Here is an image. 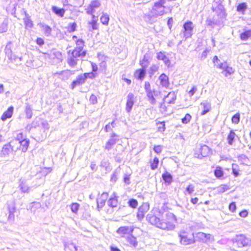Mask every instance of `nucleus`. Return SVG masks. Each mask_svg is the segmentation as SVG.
I'll list each match as a JSON object with an SVG mask.
<instances>
[{"label": "nucleus", "instance_id": "nucleus-17", "mask_svg": "<svg viewBox=\"0 0 251 251\" xmlns=\"http://www.w3.org/2000/svg\"><path fill=\"white\" fill-rule=\"evenodd\" d=\"M151 58L148 53H146L142 60H140V65L142 67L146 69L149 66Z\"/></svg>", "mask_w": 251, "mask_h": 251}, {"label": "nucleus", "instance_id": "nucleus-10", "mask_svg": "<svg viewBox=\"0 0 251 251\" xmlns=\"http://www.w3.org/2000/svg\"><path fill=\"white\" fill-rule=\"evenodd\" d=\"M134 96L132 93H129L127 96V101L126 103V110L127 112H130L134 104Z\"/></svg>", "mask_w": 251, "mask_h": 251}, {"label": "nucleus", "instance_id": "nucleus-44", "mask_svg": "<svg viewBox=\"0 0 251 251\" xmlns=\"http://www.w3.org/2000/svg\"><path fill=\"white\" fill-rule=\"evenodd\" d=\"M228 189H229V186L227 185L224 184L218 187L217 191L219 193L222 194Z\"/></svg>", "mask_w": 251, "mask_h": 251}, {"label": "nucleus", "instance_id": "nucleus-22", "mask_svg": "<svg viewBox=\"0 0 251 251\" xmlns=\"http://www.w3.org/2000/svg\"><path fill=\"white\" fill-rule=\"evenodd\" d=\"M14 110V108L13 106H10L8 109L3 113L1 117V119L4 121L7 119L10 118L12 117L13 112Z\"/></svg>", "mask_w": 251, "mask_h": 251}, {"label": "nucleus", "instance_id": "nucleus-19", "mask_svg": "<svg viewBox=\"0 0 251 251\" xmlns=\"http://www.w3.org/2000/svg\"><path fill=\"white\" fill-rule=\"evenodd\" d=\"M126 240L130 247H133L134 248H136L137 247L138 242L137 241L136 238L131 234L126 237Z\"/></svg>", "mask_w": 251, "mask_h": 251}, {"label": "nucleus", "instance_id": "nucleus-13", "mask_svg": "<svg viewBox=\"0 0 251 251\" xmlns=\"http://www.w3.org/2000/svg\"><path fill=\"white\" fill-rule=\"evenodd\" d=\"M160 84L163 87L166 88L169 87L170 83L169 77L165 74H162L159 77Z\"/></svg>", "mask_w": 251, "mask_h": 251}, {"label": "nucleus", "instance_id": "nucleus-41", "mask_svg": "<svg viewBox=\"0 0 251 251\" xmlns=\"http://www.w3.org/2000/svg\"><path fill=\"white\" fill-rule=\"evenodd\" d=\"M109 21V17L107 14H103L100 17V21L103 25H108Z\"/></svg>", "mask_w": 251, "mask_h": 251}, {"label": "nucleus", "instance_id": "nucleus-5", "mask_svg": "<svg viewBox=\"0 0 251 251\" xmlns=\"http://www.w3.org/2000/svg\"><path fill=\"white\" fill-rule=\"evenodd\" d=\"M234 244H236L237 247L242 248L251 245V240L243 234H240L236 236Z\"/></svg>", "mask_w": 251, "mask_h": 251}, {"label": "nucleus", "instance_id": "nucleus-12", "mask_svg": "<svg viewBox=\"0 0 251 251\" xmlns=\"http://www.w3.org/2000/svg\"><path fill=\"white\" fill-rule=\"evenodd\" d=\"M133 229L131 226H124L120 227L117 230V233L121 235L129 234L132 233Z\"/></svg>", "mask_w": 251, "mask_h": 251}, {"label": "nucleus", "instance_id": "nucleus-21", "mask_svg": "<svg viewBox=\"0 0 251 251\" xmlns=\"http://www.w3.org/2000/svg\"><path fill=\"white\" fill-rule=\"evenodd\" d=\"M71 52V50H69L68 52L69 54V57L67 59V63L70 66L74 67L77 64V61L78 59L76 58V57H74L72 54L70 55Z\"/></svg>", "mask_w": 251, "mask_h": 251}, {"label": "nucleus", "instance_id": "nucleus-50", "mask_svg": "<svg viewBox=\"0 0 251 251\" xmlns=\"http://www.w3.org/2000/svg\"><path fill=\"white\" fill-rule=\"evenodd\" d=\"M158 130L160 132H163L165 129V124L164 122L157 123Z\"/></svg>", "mask_w": 251, "mask_h": 251}, {"label": "nucleus", "instance_id": "nucleus-14", "mask_svg": "<svg viewBox=\"0 0 251 251\" xmlns=\"http://www.w3.org/2000/svg\"><path fill=\"white\" fill-rule=\"evenodd\" d=\"M19 187L21 192L24 193H29L32 188L28 186L25 180H20Z\"/></svg>", "mask_w": 251, "mask_h": 251}, {"label": "nucleus", "instance_id": "nucleus-47", "mask_svg": "<svg viewBox=\"0 0 251 251\" xmlns=\"http://www.w3.org/2000/svg\"><path fill=\"white\" fill-rule=\"evenodd\" d=\"M93 20L91 22H89V24L91 25L93 29H97V17H96L94 15L92 16Z\"/></svg>", "mask_w": 251, "mask_h": 251}, {"label": "nucleus", "instance_id": "nucleus-9", "mask_svg": "<svg viewBox=\"0 0 251 251\" xmlns=\"http://www.w3.org/2000/svg\"><path fill=\"white\" fill-rule=\"evenodd\" d=\"M86 81L85 77L83 74L78 75L76 79L73 81L70 85L71 88L73 90L76 86L83 84Z\"/></svg>", "mask_w": 251, "mask_h": 251}, {"label": "nucleus", "instance_id": "nucleus-59", "mask_svg": "<svg viewBox=\"0 0 251 251\" xmlns=\"http://www.w3.org/2000/svg\"><path fill=\"white\" fill-rule=\"evenodd\" d=\"M25 23L26 26L32 27L33 26L32 21L29 18H26L25 19Z\"/></svg>", "mask_w": 251, "mask_h": 251}, {"label": "nucleus", "instance_id": "nucleus-7", "mask_svg": "<svg viewBox=\"0 0 251 251\" xmlns=\"http://www.w3.org/2000/svg\"><path fill=\"white\" fill-rule=\"evenodd\" d=\"M150 208V205L148 202L143 203V204L140 206L138 210L137 214V217L138 220H142L145 214L148 212Z\"/></svg>", "mask_w": 251, "mask_h": 251}, {"label": "nucleus", "instance_id": "nucleus-40", "mask_svg": "<svg viewBox=\"0 0 251 251\" xmlns=\"http://www.w3.org/2000/svg\"><path fill=\"white\" fill-rule=\"evenodd\" d=\"M223 70L224 71L222 72V74L226 76H227L228 75H230L234 72L233 69L231 67L227 66L226 65V67Z\"/></svg>", "mask_w": 251, "mask_h": 251}, {"label": "nucleus", "instance_id": "nucleus-63", "mask_svg": "<svg viewBox=\"0 0 251 251\" xmlns=\"http://www.w3.org/2000/svg\"><path fill=\"white\" fill-rule=\"evenodd\" d=\"M228 207L230 211H231V212H234L236 209V206L235 203L234 202L230 203Z\"/></svg>", "mask_w": 251, "mask_h": 251}, {"label": "nucleus", "instance_id": "nucleus-3", "mask_svg": "<svg viewBox=\"0 0 251 251\" xmlns=\"http://www.w3.org/2000/svg\"><path fill=\"white\" fill-rule=\"evenodd\" d=\"M178 236L180 239V243L183 245H189L195 243L194 236L193 234H188L184 231H180L179 233Z\"/></svg>", "mask_w": 251, "mask_h": 251}, {"label": "nucleus", "instance_id": "nucleus-20", "mask_svg": "<svg viewBox=\"0 0 251 251\" xmlns=\"http://www.w3.org/2000/svg\"><path fill=\"white\" fill-rule=\"evenodd\" d=\"M146 69L142 67V68L137 70L134 73L135 77L142 80L144 78L146 73Z\"/></svg>", "mask_w": 251, "mask_h": 251}, {"label": "nucleus", "instance_id": "nucleus-25", "mask_svg": "<svg viewBox=\"0 0 251 251\" xmlns=\"http://www.w3.org/2000/svg\"><path fill=\"white\" fill-rule=\"evenodd\" d=\"M213 62L217 68L224 69L226 67V63L221 62V61L217 56H214L213 59Z\"/></svg>", "mask_w": 251, "mask_h": 251}, {"label": "nucleus", "instance_id": "nucleus-11", "mask_svg": "<svg viewBox=\"0 0 251 251\" xmlns=\"http://www.w3.org/2000/svg\"><path fill=\"white\" fill-rule=\"evenodd\" d=\"M75 74L74 71H71L69 70H66L65 71H61L60 73H56L54 74V75H59V77L62 79L65 80L68 79L72 75Z\"/></svg>", "mask_w": 251, "mask_h": 251}, {"label": "nucleus", "instance_id": "nucleus-48", "mask_svg": "<svg viewBox=\"0 0 251 251\" xmlns=\"http://www.w3.org/2000/svg\"><path fill=\"white\" fill-rule=\"evenodd\" d=\"M240 117L239 113H236V114L234 115L231 118L232 123L234 124H238L240 121Z\"/></svg>", "mask_w": 251, "mask_h": 251}, {"label": "nucleus", "instance_id": "nucleus-39", "mask_svg": "<svg viewBox=\"0 0 251 251\" xmlns=\"http://www.w3.org/2000/svg\"><path fill=\"white\" fill-rule=\"evenodd\" d=\"M159 68V66L156 64H152L149 69L148 72L150 76L153 75L156 73Z\"/></svg>", "mask_w": 251, "mask_h": 251}, {"label": "nucleus", "instance_id": "nucleus-46", "mask_svg": "<svg viewBox=\"0 0 251 251\" xmlns=\"http://www.w3.org/2000/svg\"><path fill=\"white\" fill-rule=\"evenodd\" d=\"M159 163V159L157 157H155L153 159V162L151 163V169L153 170L156 169L157 168Z\"/></svg>", "mask_w": 251, "mask_h": 251}, {"label": "nucleus", "instance_id": "nucleus-51", "mask_svg": "<svg viewBox=\"0 0 251 251\" xmlns=\"http://www.w3.org/2000/svg\"><path fill=\"white\" fill-rule=\"evenodd\" d=\"M105 201L103 200H101L100 198H98L97 200V207L98 209H101L103 207V206L105 205Z\"/></svg>", "mask_w": 251, "mask_h": 251}, {"label": "nucleus", "instance_id": "nucleus-54", "mask_svg": "<svg viewBox=\"0 0 251 251\" xmlns=\"http://www.w3.org/2000/svg\"><path fill=\"white\" fill-rule=\"evenodd\" d=\"M76 48H80L81 50H83V46L84 42L82 39H78L76 41Z\"/></svg>", "mask_w": 251, "mask_h": 251}, {"label": "nucleus", "instance_id": "nucleus-23", "mask_svg": "<svg viewBox=\"0 0 251 251\" xmlns=\"http://www.w3.org/2000/svg\"><path fill=\"white\" fill-rule=\"evenodd\" d=\"M20 144V149L23 152H25L29 146V141L27 139H24L19 141Z\"/></svg>", "mask_w": 251, "mask_h": 251}, {"label": "nucleus", "instance_id": "nucleus-6", "mask_svg": "<svg viewBox=\"0 0 251 251\" xmlns=\"http://www.w3.org/2000/svg\"><path fill=\"white\" fill-rule=\"evenodd\" d=\"M205 23L207 26H209L212 29L216 26L221 27L223 25V21L219 18H208L205 21Z\"/></svg>", "mask_w": 251, "mask_h": 251}, {"label": "nucleus", "instance_id": "nucleus-53", "mask_svg": "<svg viewBox=\"0 0 251 251\" xmlns=\"http://www.w3.org/2000/svg\"><path fill=\"white\" fill-rule=\"evenodd\" d=\"M191 119V116L189 114L187 113L185 115L184 117L182 119V123L183 124H187L190 122Z\"/></svg>", "mask_w": 251, "mask_h": 251}, {"label": "nucleus", "instance_id": "nucleus-27", "mask_svg": "<svg viewBox=\"0 0 251 251\" xmlns=\"http://www.w3.org/2000/svg\"><path fill=\"white\" fill-rule=\"evenodd\" d=\"M13 151V147L10 144H6L3 146L1 152L4 155H8Z\"/></svg>", "mask_w": 251, "mask_h": 251}, {"label": "nucleus", "instance_id": "nucleus-49", "mask_svg": "<svg viewBox=\"0 0 251 251\" xmlns=\"http://www.w3.org/2000/svg\"><path fill=\"white\" fill-rule=\"evenodd\" d=\"M76 24L75 23H70L68 25V31L69 32H73L76 29Z\"/></svg>", "mask_w": 251, "mask_h": 251}, {"label": "nucleus", "instance_id": "nucleus-45", "mask_svg": "<svg viewBox=\"0 0 251 251\" xmlns=\"http://www.w3.org/2000/svg\"><path fill=\"white\" fill-rule=\"evenodd\" d=\"M128 205L133 208H135L138 205V201L136 199H131L128 201Z\"/></svg>", "mask_w": 251, "mask_h": 251}, {"label": "nucleus", "instance_id": "nucleus-61", "mask_svg": "<svg viewBox=\"0 0 251 251\" xmlns=\"http://www.w3.org/2000/svg\"><path fill=\"white\" fill-rule=\"evenodd\" d=\"M162 150V147L160 145L155 146L153 148V151L157 153H160Z\"/></svg>", "mask_w": 251, "mask_h": 251}, {"label": "nucleus", "instance_id": "nucleus-29", "mask_svg": "<svg viewBox=\"0 0 251 251\" xmlns=\"http://www.w3.org/2000/svg\"><path fill=\"white\" fill-rule=\"evenodd\" d=\"M155 90L153 89L151 91L146 92L147 96L148 97V100L151 103L153 104L155 103L156 100L154 97L155 95Z\"/></svg>", "mask_w": 251, "mask_h": 251}, {"label": "nucleus", "instance_id": "nucleus-28", "mask_svg": "<svg viewBox=\"0 0 251 251\" xmlns=\"http://www.w3.org/2000/svg\"><path fill=\"white\" fill-rule=\"evenodd\" d=\"M52 11L57 15L63 17L65 13V10L63 8H59L55 6L52 7Z\"/></svg>", "mask_w": 251, "mask_h": 251}, {"label": "nucleus", "instance_id": "nucleus-16", "mask_svg": "<svg viewBox=\"0 0 251 251\" xmlns=\"http://www.w3.org/2000/svg\"><path fill=\"white\" fill-rule=\"evenodd\" d=\"M86 52L85 50H81L80 48H76L71 52V54L73 55L74 57H76V58L79 57H83L85 56Z\"/></svg>", "mask_w": 251, "mask_h": 251}, {"label": "nucleus", "instance_id": "nucleus-62", "mask_svg": "<svg viewBox=\"0 0 251 251\" xmlns=\"http://www.w3.org/2000/svg\"><path fill=\"white\" fill-rule=\"evenodd\" d=\"M90 101L92 104H94L97 103V98L94 95H92L90 98Z\"/></svg>", "mask_w": 251, "mask_h": 251}, {"label": "nucleus", "instance_id": "nucleus-30", "mask_svg": "<svg viewBox=\"0 0 251 251\" xmlns=\"http://www.w3.org/2000/svg\"><path fill=\"white\" fill-rule=\"evenodd\" d=\"M162 177L165 182L168 184H170L173 181L172 176L167 172L163 174Z\"/></svg>", "mask_w": 251, "mask_h": 251}, {"label": "nucleus", "instance_id": "nucleus-2", "mask_svg": "<svg viewBox=\"0 0 251 251\" xmlns=\"http://www.w3.org/2000/svg\"><path fill=\"white\" fill-rule=\"evenodd\" d=\"M165 3V0H160L159 1L155 2L152 8V12L156 16H162L165 13V8L169 10L170 12H171L173 7L168 6L166 7L163 5Z\"/></svg>", "mask_w": 251, "mask_h": 251}, {"label": "nucleus", "instance_id": "nucleus-32", "mask_svg": "<svg viewBox=\"0 0 251 251\" xmlns=\"http://www.w3.org/2000/svg\"><path fill=\"white\" fill-rule=\"evenodd\" d=\"M118 140L114 138H110L106 143L105 149L108 151L111 149L112 146L114 145Z\"/></svg>", "mask_w": 251, "mask_h": 251}, {"label": "nucleus", "instance_id": "nucleus-64", "mask_svg": "<svg viewBox=\"0 0 251 251\" xmlns=\"http://www.w3.org/2000/svg\"><path fill=\"white\" fill-rule=\"evenodd\" d=\"M197 91V88L196 86H193L192 89L188 92V94L190 97H192Z\"/></svg>", "mask_w": 251, "mask_h": 251}, {"label": "nucleus", "instance_id": "nucleus-52", "mask_svg": "<svg viewBox=\"0 0 251 251\" xmlns=\"http://www.w3.org/2000/svg\"><path fill=\"white\" fill-rule=\"evenodd\" d=\"M79 207V205L77 203H73L71 205V210L73 213H76Z\"/></svg>", "mask_w": 251, "mask_h": 251}, {"label": "nucleus", "instance_id": "nucleus-42", "mask_svg": "<svg viewBox=\"0 0 251 251\" xmlns=\"http://www.w3.org/2000/svg\"><path fill=\"white\" fill-rule=\"evenodd\" d=\"M205 233L199 232L196 233L195 237L200 242L204 243Z\"/></svg>", "mask_w": 251, "mask_h": 251}, {"label": "nucleus", "instance_id": "nucleus-57", "mask_svg": "<svg viewBox=\"0 0 251 251\" xmlns=\"http://www.w3.org/2000/svg\"><path fill=\"white\" fill-rule=\"evenodd\" d=\"M8 209L9 213H14L15 211V204L13 202H11V203L8 204Z\"/></svg>", "mask_w": 251, "mask_h": 251}, {"label": "nucleus", "instance_id": "nucleus-1", "mask_svg": "<svg viewBox=\"0 0 251 251\" xmlns=\"http://www.w3.org/2000/svg\"><path fill=\"white\" fill-rule=\"evenodd\" d=\"M147 220L151 225L161 229L167 230H172L175 228V225L171 222H165L161 220L155 215L149 214L147 216Z\"/></svg>", "mask_w": 251, "mask_h": 251}, {"label": "nucleus", "instance_id": "nucleus-34", "mask_svg": "<svg viewBox=\"0 0 251 251\" xmlns=\"http://www.w3.org/2000/svg\"><path fill=\"white\" fill-rule=\"evenodd\" d=\"M11 43L9 42L6 46L5 48V52L7 56L9 59H13L12 53L11 50Z\"/></svg>", "mask_w": 251, "mask_h": 251}, {"label": "nucleus", "instance_id": "nucleus-4", "mask_svg": "<svg viewBox=\"0 0 251 251\" xmlns=\"http://www.w3.org/2000/svg\"><path fill=\"white\" fill-rule=\"evenodd\" d=\"M194 27V24L190 21H188L184 23L183 25V36L185 39L192 37L193 34Z\"/></svg>", "mask_w": 251, "mask_h": 251}, {"label": "nucleus", "instance_id": "nucleus-15", "mask_svg": "<svg viewBox=\"0 0 251 251\" xmlns=\"http://www.w3.org/2000/svg\"><path fill=\"white\" fill-rule=\"evenodd\" d=\"M156 58L158 60L163 61L164 64L168 67L170 66L171 62L169 58L163 52L160 51L157 53Z\"/></svg>", "mask_w": 251, "mask_h": 251}, {"label": "nucleus", "instance_id": "nucleus-56", "mask_svg": "<svg viewBox=\"0 0 251 251\" xmlns=\"http://www.w3.org/2000/svg\"><path fill=\"white\" fill-rule=\"evenodd\" d=\"M195 190L194 186L192 184H189L186 189V191L188 193V194H192Z\"/></svg>", "mask_w": 251, "mask_h": 251}, {"label": "nucleus", "instance_id": "nucleus-33", "mask_svg": "<svg viewBox=\"0 0 251 251\" xmlns=\"http://www.w3.org/2000/svg\"><path fill=\"white\" fill-rule=\"evenodd\" d=\"M240 39L243 41H247L251 37V30H246L240 35Z\"/></svg>", "mask_w": 251, "mask_h": 251}, {"label": "nucleus", "instance_id": "nucleus-24", "mask_svg": "<svg viewBox=\"0 0 251 251\" xmlns=\"http://www.w3.org/2000/svg\"><path fill=\"white\" fill-rule=\"evenodd\" d=\"M201 105L203 107V110L201 113V115H204L208 112L211 109V104L210 102L204 101L201 103Z\"/></svg>", "mask_w": 251, "mask_h": 251}, {"label": "nucleus", "instance_id": "nucleus-37", "mask_svg": "<svg viewBox=\"0 0 251 251\" xmlns=\"http://www.w3.org/2000/svg\"><path fill=\"white\" fill-rule=\"evenodd\" d=\"M236 136V134L234 132L233 130H230L229 134L227 136V140L228 142V144L230 145H232L233 144V142L235 137Z\"/></svg>", "mask_w": 251, "mask_h": 251}, {"label": "nucleus", "instance_id": "nucleus-58", "mask_svg": "<svg viewBox=\"0 0 251 251\" xmlns=\"http://www.w3.org/2000/svg\"><path fill=\"white\" fill-rule=\"evenodd\" d=\"M83 74L85 76L86 80L88 78H90L93 79V78H95V76H96L95 74L94 73H93V72H92V73H84Z\"/></svg>", "mask_w": 251, "mask_h": 251}, {"label": "nucleus", "instance_id": "nucleus-43", "mask_svg": "<svg viewBox=\"0 0 251 251\" xmlns=\"http://www.w3.org/2000/svg\"><path fill=\"white\" fill-rule=\"evenodd\" d=\"M238 161L241 162V163L243 164H247L249 159L244 154H241L238 156Z\"/></svg>", "mask_w": 251, "mask_h": 251}, {"label": "nucleus", "instance_id": "nucleus-55", "mask_svg": "<svg viewBox=\"0 0 251 251\" xmlns=\"http://www.w3.org/2000/svg\"><path fill=\"white\" fill-rule=\"evenodd\" d=\"M214 236L210 234L205 233L204 243H206L209 241H214Z\"/></svg>", "mask_w": 251, "mask_h": 251}, {"label": "nucleus", "instance_id": "nucleus-18", "mask_svg": "<svg viewBox=\"0 0 251 251\" xmlns=\"http://www.w3.org/2000/svg\"><path fill=\"white\" fill-rule=\"evenodd\" d=\"M200 151L201 156H200V155H199L198 157L201 158L206 157L210 154V149L207 145H204L201 146L200 149Z\"/></svg>", "mask_w": 251, "mask_h": 251}, {"label": "nucleus", "instance_id": "nucleus-31", "mask_svg": "<svg viewBox=\"0 0 251 251\" xmlns=\"http://www.w3.org/2000/svg\"><path fill=\"white\" fill-rule=\"evenodd\" d=\"M108 205L112 208L116 207L118 205V200L116 197L111 198L107 201Z\"/></svg>", "mask_w": 251, "mask_h": 251}, {"label": "nucleus", "instance_id": "nucleus-26", "mask_svg": "<svg viewBox=\"0 0 251 251\" xmlns=\"http://www.w3.org/2000/svg\"><path fill=\"white\" fill-rule=\"evenodd\" d=\"M248 8V5L246 2L239 3L237 6V11L241 13L242 15L245 14V11Z\"/></svg>", "mask_w": 251, "mask_h": 251}, {"label": "nucleus", "instance_id": "nucleus-38", "mask_svg": "<svg viewBox=\"0 0 251 251\" xmlns=\"http://www.w3.org/2000/svg\"><path fill=\"white\" fill-rule=\"evenodd\" d=\"M214 175L218 178H221L224 175V172L222 168L220 167H216L214 171Z\"/></svg>", "mask_w": 251, "mask_h": 251}, {"label": "nucleus", "instance_id": "nucleus-60", "mask_svg": "<svg viewBox=\"0 0 251 251\" xmlns=\"http://www.w3.org/2000/svg\"><path fill=\"white\" fill-rule=\"evenodd\" d=\"M144 89H145L146 92H148L152 90L151 89V84H150V82L148 81L145 82Z\"/></svg>", "mask_w": 251, "mask_h": 251}, {"label": "nucleus", "instance_id": "nucleus-36", "mask_svg": "<svg viewBox=\"0 0 251 251\" xmlns=\"http://www.w3.org/2000/svg\"><path fill=\"white\" fill-rule=\"evenodd\" d=\"M25 111L26 114V117L28 119L31 118L32 116V109L29 104H26Z\"/></svg>", "mask_w": 251, "mask_h": 251}, {"label": "nucleus", "instance_id": "nucleus-8", "mask_svg": "<svg viewBox=\"0 0 251 251\" xmlns=\"http://www.w3.org/2000/svg\"><path fill=\"white\" fill-rule=\"evenodd\" d=\"M100 5V2L98 0L92 1L86 8L85 10L88 14L92 15L95 12L96 9L98 8Z\"/></svg>", "mask_w": 251, "mask_h": 251}, {"label": "nucleus", "instance_id": "nucleus-35", "mask_svg": "<svg viewBox=\"0 0 251 251\" xmlns=\"http://www.w3.org/2000/svg\"><path fill=\"white\" fill-rule=\"evenodd\" d=\"M40 26L43 28L44 32L46 36H48L50 35L52 30L50 26L44 24H41Z\"/></svg>", "mask_w": 251, "mask_h": 251}]
</instances>
